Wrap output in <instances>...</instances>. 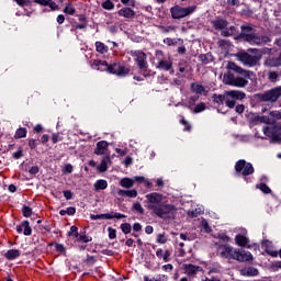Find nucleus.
I'll return each mask as SVG.
<instances>
[{"label": "nucleus", "mask_w": 281, "mask_h": 281, "mask_svg": "<svg viewBox=\"0 0 281 281\" xmlns=\"http://www.w3.org/2000/svg\"><path fill=\"white\" fill-rule=\"evenodd\" d=\"M102 8L104 10H113V8H115V4H113V2L111 0H105L103 3H102Z\"/></svg>", "instance_id": "obj_40"}, {"label": "nucleus", "mask_w": 281, "mask_h": 281, "mask_svg": "<svg viewBox=\"0 0 281 281\" xmlns=\"http://www.w3.org/2000/svg\"><path fill=\"white\" fill-rule=\"evenodd\" d=\"M64 170L65 172H68V175H71V172H74V166L68 164L64 167Z\"/></svg>", "instance_id": "obj_57"}, {"label": "nucleus", "mask_w": 281, "mask_h": 281, "mask_svg": "<svg viewBox=\"0 0 281 281\" xmlns=\"http://www.w3.org/2000/svg\"><path fill=\"white\" fill-rule=\"evenodd\" d=\"M92 67H95L97 71H106L111 74V64L105 60L94 59L92 61Z\"/></svg>", "instance_id": "obj_15"}, {"label": "nucleus", "mask_w": 281, "mask_h": 281, "mask_svg": "<svg viewBox=\"0 0 281 281\" xmlns=\"http://www.w3.org/2000/svg\"><path fill=\"white\" fill-rule=\"evenodd\" d=\"M217 252L220 254L221 258L234 260V254L236 252V249L232 248L229 245H222L218 247Z\"/></svg>", "instance_id": "obj_14"}, {"label": "nucleus", "mask_w": 281, "mask_h": 281, "mask_svg": "<svg viewBox=\"0 0 281 281\" xmlns=\"http://www.w3.org/2000/svg\"><path fill=\"white\" fill-rule=\"evenodd\" d=\"M235 111H236V113H239V114L244 113L245 105H243V104L236 105Z\"/></svg>", "instance_id": "obj_61"}, {"label": "nucleus", "mask_w": 281, "mask_h": 281, "mask_svg": "<svg viewBox=\"0 0 281 281\" xmlns=\"http://www.w3.org/2000/svg\"><path fill=\"white\" fill-rule=\"evenodd\" d=\"M240 276H245L247 278H254V276H258V269L254 267L243 268L240 270Z\"/></svg>", "instance_id": "obj_21"}, {"label": "nucleus", "mask_w": 281, "mask_h": 281, "mask_svg": "<svg viewBox=\"0 0 281 281\" xmlns=\"http://www.w3.org/2000/svg\"><path fill=\"white\" fill-rule=\"evenodd\" d=\"M205 111V103H198L193 110V113H203Z\"/></svg>", "instance_id": "obj_44"}, {"label": "nucleus", "mask_w": 281, "mask_h": 281, "mask_svg": "<svg viewBox=\"0 0 281 281\" xmlns=\"http://www.w3.org/2000/svg\"><path fill=\"white\" fill-rule=\"evenodd\" d=\"M110 74L124 78L125 76H128V74H131V68L122 65L120 61H114L113 64H111Z\"/></svg>", "instance_id": "obj_11"}, {"label": "nucleus", "mask_w": 281, "mask_h": 281, "mask_svg": "<svg viewBox=\"0 0 281 281\" xmlns=\"http://www.w3.org/2000/svg\"><path fill=\"white\" fill-rule=\"evenodd\" d=\"M157 243H159L160 245H166V243H168V237H166L165 234H159L157 236Z\"/></svg>", "instance_id": "obj_45"}, {"label": "nucleus", "mask_w": 281, "mask_h": 281, "mask_svg": "<svg viewBox=\"0 0 281 281\" xmlns=\"http://www.w3.org/2000/svg\"><path fill=\"white\" fill-rule=\"evenodd\" d=\"M133 229H134V232H142V224L135 223V224L133 225Z\"/></svg>", "instance_id": "obj_63"}, {"label": "nucleus", "mask_w": 281, "mask_h": 281, "mask_svg": "<svg viewBox=\"0 0 281 281\" xmlns=\"http://www.w3.org/2000/svg\"><path fill=\"white\" fill-rule=\"evenodd\" d=\"M260 122H263V124H273V121L269 116H261Z\"/></svg>", "instance_id": "obj_54"}, {"label": "nucleus", "mask_w": 281, "mask_h": 281, "mask_svg": "<svg viewBox=\"0 0 281 281\" xmlns=\"http://www.w3.org/2000/svg\"><path fill=\"white\" fill-rule=\"evenodd\" d=\"M236 57L246 67H256L260 63V55L255 54L254 50L252 53L239 52Z\"/></svg>", "instance_id": "obj_5"}, {"label": "nucleus", "mask_w": 281, "mask_h": 281, "mask_svg": "<svg viewBox=\"0 0 281 281\" xmlns=\"http://www.w3.org/2000/svg\"><path fill=\"white\" fill-rule=\"evenodd\" d=\"M191 91L193 93H199L200 95H207V90L201 83H192Z\"/></svg>", "instance_id": "obj_20"}, {"label": "nucleus", "mask_w": 281, "mask_h": 281, "mask_svg": "<svg viewBox=\"0 0 281 281\" xmlns=\"http://www.w3.org/2000/svg\"><path fill=\"white\" fill-rule=\"evenodd\" d=\"M235 171L243 175V177H249V175H254L255 169L254 165L241 159L235 164Z\"/></svg>", "instance_id": "obj_10"}, {"label": "nucleus", "mask_w": 281, "mask_h": 281, "mask_svg": "<svg viewBox=\"0 0 281 281\" xmlns=\"http://www.w3.org/2000/svg\"><path fill=\"white\" fill-rule=\"evenodd\" d=\"M213 101L215 102V104H218V106H221V104H223L225 102V93L224 94H214Z\"/></svg>", "instance_id": "obj_35"}, {"label": "nucleus", "mask_w": 281, "mask_h": 281, "mask_svg": "<svg viewBox=\"0 0 281 281\" xmlns=\"http://www.w3.org/2000/svg\"><path fill=\"white\" fill-rule=\"evenodd\" d=\"M109 164H111V157L104 156L97 169L99 170V172H106Z\"/></svg>", "instance_id": "obj_23"}, {"label": "nucleus", "mask_w": 281, "mask_h": 281, "mask_svg": "<svg viewBox=\"0 0 281 281\" xmlns=\"http://www.w3.org/2000/svg\"><path fill=\"white\" fill-rule=\"evenodd\" d=\"M212 25L213 27H215V30L222 31V36H233L234 30H236V27L234 26H231L229 30H227V25H229V23L227 22V20L223 19L213 20Z\"/></svg>", "instance_id": "obj_9"}, {"label": "nucleus", "mask_w": 281, "mask_h": 281, "mask_svg": "<svg viewBox=\"0 0 281 281\" xmlns=\"http://www.w3.org/2000/svg\"><path fill=\"white\" fill-rule=\"evenodd\" d=\"M263 66L268 67L269 69H271L273 67H281V58L268 57L265 59Z\"/></svg>", "instance_id": "obj_16"}, {"label": "nucleus", "mask_w": 281, "mask_h": 281, "mask_svg": "<svg viewBox=\"0 0 281 281\" xmlns=\"http://www.w3.org/2000/svg\"><path fill=\"white\" fill-rule=\"evenodd\" d=\"M22 214L25 216V218H30V216H32V207L23 206Z\"/></svg>", "instance_id": "obj_42"}, {"label": "nucleus", "mask_w": 281, "mask_h": 281, "mask_svg": "<svg viewBox=\"0 0 281 281\" xmlns=\"http://www.w3.org/2000/svg\"><path fill=\"white\" fill-rule=\"evenodd\" d=\"M263 134L266 137H270L271 139H274L276 142H281V126L274 125L272 127L266 126L263 127Z\"/></svg>", "instance_id": "obj_12"}, {"label": "nucleus", "mask_w": 281, "mask_h": 281, "mask_svg": "<svg viewBox=\"0 0 281 281\" xmlns=\"http://www.w3.org/2000/svg\"><path fill=\"white\" fill-rule=\"evenodd\" d=\"M235 241L239 247H245L249 243V239L244 235H237Z\"/></svg>", "instance_id": "obj_31"}, {"label": "nucleus", "mask_w": 281, "mask_h": 281, "mask_svg": "<svg viewBox=\"0 0 281 281\" xmlns=\"http://www.w3.org/2000/svg\"><path fill=\"white\" fill-rule=\"evenodd\" d=\"M20 8H25V5H30V1L27 0H13Z\"/></svg>", "instance_id": "obj_50"}, {"label": "nucleus", "mask_w": 281, "mask_h": 281, "mask_svg": "<svg viewBox=\"0 0 281 281\" xmlns=\"http://www.w3.org/2000/svg\"><path fill=\"white\" fill-rule=\"evenodd\" d=\"M68 216H74V214H76V207L70 206L66 210Z\"/></svg>", "instance_id": "obj_59"}, {"label": "nucleus", "mask_w": 281, "mask_h": 281, "mask_svg": "<svg viewBox=\"0 0 281 281\" xmlns=\"http://www.w3.org/2000/svg\"><path fill=\"white\" fill-rule=\"evenodd\" d=\"M180 124H183L184 131H187V132L192 131V125H190V123H188V121H186V119H182V120L180 121Z\"/></svg>", "instance_id": "obj_48"}, {"label": "nucleus", "mask_w": 281, "mask_h": 281, "mask_svg": "<svg viewBox=\"0 0 281 281\" xmlns=\"http://www.w3.org/2000/svg\"><path fill=\"white\" fill-rule=\"evenodd\" d=\"M108 232H109V238H110L111 240H113V239L115 238L117 232H116L114 228H112V227H109V228H108Z\"/></svg>", "instance_id": "obj_51"}, {"label": "nucleus", "mask_w": 281, "mask_h": 281, "mask_svg": "<svg viewBox=\"0 0 281 281\" xmlns=\"http://www.w3.org/2000/svg\"><path fill=\"white\" fill-rule=\"evenodd\" d=\"M75 240L77 243H91V237H88L87 235H78Z\"/></svg>", "instance_id": "obj_38"}, {"label": "nucleus", "mask_w": 281, "mask_h": 281, "mask_svg": "<svg viewBox=\"0 0 281 281\" xmlns=\"http://www.w3.org/2000/svg\"><path fill=\"white\" fill-rule=\"evenodd\" d=\"M46 5H49L53 10H58V4L52 0H48Z\"/></svg>", "instance_id": "obj_60"}, {"label": "nucleus", "mask_w": 281, "mask_h": 281, "mask_svg": "<svg viewBox=\"0 0 281 281\" xmlns=\"http://www.w3.org/2000/svg\"><path fill=\"white\" fill-rule=\"evenodd\" d=\"M29 146H30V148H32V149L36 148V139H30V140H29Z\"/></svg>", "instance_id": "obj_64"}, {"label": "nucleus", "mask_w": 281, "mask_h": 281, "mask_svg": "<svg viewBox=\"0 0 281 281\" xmlns=\"http://www.w3.org/2000/svg\"><path fill=\"white\" fill-rule=\"evenodd\" d=\"M201 225L206 234H210L212 232V227H210V224L205 220H202Z\"/></svg>", "instance_id": "obj_46"}, {"label": "nucleus", "mask_w": 281, "mask_h": 281, "mask_svg": "<svg viewBox=\"0 0 281 281\" xmlns=\"http://www.w3.org/2000/svg\"><path fill=\"white\" fill-rule=\"evenodd\" d=\"M68 236H72L74 240H76L78 238V236H80L78 234V228L76 226H71L70 231L68 232Z\"/></svg>", "instance_id": "obj_39"}, {"label": "nucleus", "mask_w": 281, "mask_h": 281, "mask_svg": "<svg viewBox=\"0 0 281 281\" xmlns=\"http://www.w3.org/2000/svg\"><path fill=\"white\" fill-rule=\"evenodd\" d=\"M133 210L138 212V214H144V207L139 202L133 204Z\"/></svg>", "instance_id": "obj_47"}, {"label": "nucleus", "mask_w": 281, "mask_h": 281, "mask_svg": "<svg viewBox=\"0 0 281 281\" xmlns=\"http://www.w3.org/2000/svg\"><path fill=\"white\" fill-rule=\"evenodd\" d=\"M184 271L188 276H194L195 273H199V271H201V267L194 265H186Z\"/></svg>", "instance_id": "obj_25"}, {"label": "nucleus", "mask_w": 281, "mask_h": 281, "mask_svg": "<svg viewBox=\"0 0 281 281\" xmlns=\"http://www.w3.org/2000/svg\"><path fill=\"white\" fill-rule=\"evenodd\" d=\"M233 260H237V262H249V260H254V256L249 251L235 249Z\"/></svg>", "instance_id": "obj_13"}, {"label": "nucleus", "mask_w": 281, "mask_h": 281, "mask_svg": "<svg viewBox=\"0 0 281 281\" xmlns=\"http://www.w3.org/2000/svg\"><path fill=\"white\" fill-rule=\"evenodd\" d=\"M119 16H124V19H133L135 16V11L131 8H122L119 10Z\"/></svg>", "instance_id": "obj_22"}, {"label": "nucleus", "mask_w": 281, "mask_h": 281, "mask_svg": "<svg viewBox=\"0 0 281 281\" xmlns=\"http://www.w3.org/2000/svg\"><path fill=\"white\" fill-rule=\"evenodd\" d=\"M164 44L165 45H177V42L170 37H167L166 40H164Z\"/></svg>", "instance_id": "obj_55"}, {"label": "nucleus", "mask_w": 281, "mask_h": 281, "mask_svg": "<svg viewBox=\"0 0 281 281\" xmlns=\"http://www.w3.org/2000/svg\"><path fill=\"white\" fill-rule=\"evenodd\" d=\"M157 69H164V71H170L172 69V61L171 60H166V59H160L157 65Z\"/></svg>", "instance_id": "obj_19"}, {"label": "nucleus", "mask_w": 281, "mask_h": 281, "mask_svg": "<svg viewBox=\"0 0 281 281\" xmlns=\"http://www.w3.org/2000/svg\"><path fill=\"white\" fill-rule=\"evenodd\" d=\"M90 218L92 220V221H100V218H106V220H111V218H113V216H111V214H109V213H105V214H99V215H90Z\"/></svg>", "instance_id": "obj_36"}, {"label": "nucleus", "mask_w": 281, "mask_h": 281, "mask_svg": "<svg viewBox=\"0 0 281 281\" xmlns=\"http://www.w3.org/2000/svg\"><path fill=\"white\" fill-rule=\"evenodd\" d=\"M120 186L122 188L131 189L135 186V180H133V178H123L120 180Z\"/></svg>", "instance_id": "obj_28"}, {"label": "nucleus", "mask_w": 281, "mask_h": 281, "mask_svg": "<svg viewBox=\"0 0 281 281\" xmlns=\"http://www.w3.org/2000/svg\"><path fill=\"white\" fill-rule=\"evenodd\" d=\"M258 188L259 190H261V192H263V194H271V189L269 188V186L260 183Z\"/></svg>", "instance_id": "obj_41"}, {"label": "nucleus", "mask_w": 281, "mask_h": 281, "mask_svg": "<svg viewBox=\"0 0 281 281\" xmlns=\"http://www.w3.org/2000/svg\"><path fill=\"white\" fill-rule=\"evenodd\" d=\"M245 92L240 90H231L225 92V104L228 109L236 106V100H245Z\"/></svg>", "instance_id": "obj_8"}, {"label": "nucleus", "mask_w": 281, "mask_h": 281, "mask_svg": "<svg viewBox=\"0 0 281 281\" xmlns=\"http://www.w3.org/2000/svg\"><path fill=\"white\" fill-rule=\"evenodd\" d=\"M132 180L137 183H144V181L146 180V178H144L143 176H136L134 178H132Z\"/></svg>", "instance_id": "obj_53"}, {"label": "nucleus", "mask_w": 281, "mask_h": 281, "mask_svg": "<svg viewBox=\"0 0 281 281\" xmlns=\"http://www.w3.org/2000/svg\"><path fill=\"white\" fill-rule=\"evenodd\" d=\"M19 256H21V251L16 249H10L4 254V258H7V260H16Z\"/></svg>", "instance_id": "obj_26"}, {"label": "nucleus", "mask_w": 281, "mask_h": 281, "mask_svg": "<svg viewBox=\"0 0 281 281\" xmlns=\"http://www.w3.org/2000/svg\"><path fill=\"white\" fill-rule=\"evenodd\" d=\"M146 207L162 221H172L177 214V206L166 202L161 193L153 192L146 195Z\"/></svg>", "instance_id": "obj_1"}, {"label": "nucleus", "mask_w": 281, "mask_h": 281, "mask_svg": "<svg viewBox=\"0 0 281 281\" xmlns=\"http://www.w3.org/2000/svg\"><path fill=\"white\" fill-rule=\"evenodd\" d=\"M95 49L99 54H106L109 52V46H106L102 42H97L95 43Z\"/></svg>", "instance_id": "obj_32"}, {"label": "nucleus", "mask_w": 281, "mask_h": 281, "mask_svg": "<svg viewBox=\"0 0 281 281\" xmlns=\"http://www.w3.org/2000/svg\"><path fill=\"white\" fill-rule=\"evenodd\" d=\"M271 117H276V120H281V113L278 111L270 112Z\"/></svg>", "instance_id": "obj_58"}, {"label": "nucleus", "mask_w": 281, "mask_h": 281, "mask_svg": "<svg viewBox=\"0 0 281 281\" xmlns=\"http://www.w3.org/2000/svg\"><path fill=\"white\" fill-rule=\"evenodd\" d=\"M30 175H38V167L34 166L29 170Z\"/></svg>", "instance_id": "obj_62"}, {"label": "nucleus", "mask_w": 281, "mask_h": 281, "mask_svg": "<svg viewBox=\"0 0 281 281\" xmlns=\"http://www.w3.org/2000/svg\"><path fill=\"white\" fill-rule=\"evenodd\" d=\"M119 196H128V199H135L137 196V190H119L117 191Z\"/></svg>", "instance_id": "obj_24"}, {"label": "nucleus", "mask_w": 281, "mask_h": 281, "mask_svg": "<svg viewBox=\"0 0 281 281\" xmlns=\"http://www.w3.org/2000/svg\"><path fill=\"white\" fill-rule=\"evenodd\" d=\"M196 12V5H190V7H181V5H175L170 9V13L172 19H186V16H190V14H194Z\"/></svg>", "instance_id": "obj_6"}, {"label": "nucleus", "mask_w": 281, "mask_h": 281, "mask_svg": "<svg viewBox=\"0 0 281 281\" xmlns=\"http://www.w3.org/2000/svg\"><path fill=\"white\" fill-rule=\"evenodd\" d=\"M196 102H199V95H193L189 98V106H194V104H196Z\"/></svg>", "instance_id": "obj_49"}, {"label": "nucleus", "mask_w": 281, "mask_h": 281, "mask_svg": "<svg viewBox=\"0 0 281 281\" xmlns=\"http://www.w3.org/2000/svg\"><path fill=\"white\" fill-rule=\"evenodd\" d=\"M228 5H235L236 8H238V5H240V0H227Z\"/></svg>", "instance_id": "obj_56"}, {"label": "nucleus", "mask_w": 281, "mask_h": 281, "mask_svg": "<svg viewBox=\"0 0 281 281\" xmlns=\"http://www.w3.org/2000/svg\"><path fill=\"white\" fill-rule=\"evenodd\" d=\"M269 82H278L280 80L281 74L276 70H270L267 74Z\"/></svg>", "instance_id": "obj_30"}, {"label": "nucleus", "mask_w": 281, "mask_h": 281, "mask_svg": "<svg viewBox=\"0 0 281 281\" xmlns=\"http://www.w3.org/2000/svg\"><path fill=\"white\" fill-rule=\"evenodd\" d=\"M281 98V86L274 87L268 91L258 94L261 102H278Z\"/></svg>", "instance_id": "obj_7"}, {"label": "nucleus", "mask_w": 281, "mask_h": 281, "mask_svg": "<svg viewBox=\"0 0 281 281\" xmlns=\"http://www.w3.org/2000/svg\"><path fill=\"white\" fill-rule=\"evenodd\" d=\"M131 56L134 58L138 69L140 70V74L148 78V76H155V71L148 68V60L146 53L142 50H131Z\"/></svg>", "instance_id": "obj_3"}, {"label": "nucleus", "mask_w": 281, "mask_h": 281, "mask_svg": "<svg viewBox=\"0 0 281 281\" xmlns=\"http://www.w3.org/2000/svg\"><path fill=\"white\" fill-rule=\"evenodd\" d=\"M271 245H272L271 241L267 239L261 243V246L268 256H271L272 258H278V251L273 250L271 248Z\"/></svg>", "instance_id": "obj_17"}, {"label": "nucleus", "mask_w": 281, "mask_h": 281, "mask_svg": "<svg viewBox=\"0 0 281 281\" xmlns=\"http://www.w3.org/2000/svg\"><path fill=\"white\" fill-rule=\"evenodd\" d=\"M241 38L250 43V45H262V43H269L268 36H258L251 26H241Z\"/></svg>", "instance_id": "obj_4"}, {"label": "nucleus", "mask_w": 281, "mask_h": 281, "mask_svg": "<svg viewBox=\"0 0 281 281\" xmlns=\"http://www.w3.org/2000/svg\"><path fill=\"white\" fill-rule=\"evenodd\" d=\"M22 227L24 236H32V227H30V222L23 221Z\"/></svg>", "instance_id": "obj_34"}, {"label": "nucleus", "mask_w": 281, "mask_h": 281, "mask_svg": "<svg viewBox=\"0 0 281 281\" xmlns=\"http://www.w3.org/2000/svg\"><path fill=\"white\" fill-rule=\"evenodd\" d=\"M106 148H109V143L106 140H100L97 143L94 155H104V153H106Z\"/></svg>", "instance_id": "obj_18"}, {"label": "nucleus", "mask_w": 281, "mask_h": 281, "mask_svg": "<svg viewBox=\"0 0 281 281\" xmlns=\"http://www.w3.org/2000/svg\"><path fill=\"white\" fill-rule=\"evenodd\" d=\"M226 69H228V71H235L236 74H239V76H243V77H236L232 72L224 75V82L226 85H229L231 87H238V88L247 87V82H248L247 78H249V70H245L240 68V66L236 65V63L234 61H228Z\"/></svg>", "instance_id": "obj_2"}, {"label": "nucleus", "mask_w": 281, "mask_h": 281, "mask_svg": "<svg viewBox=\"0 0 281 281\" xmlns=\"http://www.w3.org/2000/svg\"><path fill=\"white\" fill-rule=\"evenodd\" d=\"M156 256H157V258H162L164 262H170V256H171L170 250H166L164 252L162 249H158L156 251Z\"/></svg>", "instance_id": "obj_27"}, {"label": "nucleus", "mask_w": 281, "mask_h": 281, "mask_svg": "<svg viewBox=\"0 0 281 281\" xmlns=\"http://www.w3.org/2000/svg\"><path fill=\"white\" fill-rule=\"evenodd\" d=\"M64 13H65V14L74 15V14H76V8H74V7L71 5V3H68V4L65 7V9H64Z\"/></svg>", "instance_id": "obj_37"}, {"label": "nucleus", "mask_w": 281, "mask_h": 281, "mask_svg": "<svg viewBox=\"0 0 281 281\" xmlns=\"http://www.w3.org/2000/svg\"><path fill=\"white\" fill-rule=\"evenodd\" d=\"M123 234H131L132 226L128 223L121 224Z\"/></svg>", "instance_id": "obj_43"}, {"label": "nucleus", "mask_w": 281, "mask_h": 281, "mask_svg": "<svg viewBox=\"0 0 281 281\" xmlns=\"http://www.w3.org/2000/svg\"><path fill=\"white\" fill-rule=\"evenodd\" d=\"M55 249L56 251H58L59 254H65V246L63 244H56L55 245Z\"/></svg>", "instance_id": "obj_52"}, {"label": "nucleus", "mask_w": 281, "mask_h": 281, "mask_svg": "<svg viewBox=\"0 0 281 281\" xmlns=\"http://www.w3.org/2000/svg\"><path fill=\"white\" fill-rule=\"evenodd\" d=\"M15 139H22L23 137H27V130L25 127H20L16 130Z\"/></svg>", "instance_id": "obj_33"}, {"label": "nucleus", "mask_w": 281, "mask_h": 281, "mask_svg": "<svg viewBox=\"0 0 281 281\" xmlns=\"http://www.w3.org/2000/svg\"><path fill=\"white\" fill-rule=\"evenodd\" d=\"M94 192H100V190H106L109 188V182L106 180H98L94 186Z\"/></svg>", "instance_id": "obj_29"}]
</instances>
